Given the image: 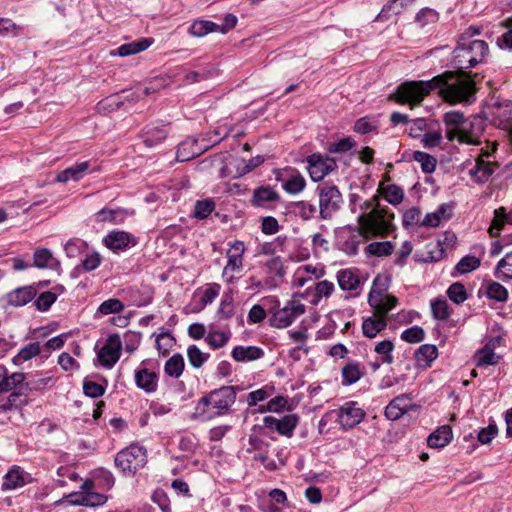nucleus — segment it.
I'll list each match as a JSON object with an SVG mask.
<instances>
[{"label": "nucleus", "instance_id": "obj_1", "mask_svg": "<svg viewBox=\"0 0 512 512\" xmlns=\"http://www.w3.org/2000/svg\"><path fill=\"white\" fill-rule=\"evenodd\" d=\"M434 89H438L443 99L452 104L473 102L477 91L475 81L463 70H459L447 71L428 81L404 82L397 88L394 97L396 102L413 107L420 104Z\"/></svg>", "mask_w": 512, "mask_h": 512}, {"label": "nucleus", "instance_id": "obj_2", "mask_svg": "<svg viewBox=\"0 0 512 512\" xmlns=\"http://www.w3.org/2000/svg\"><path fill=\"white\" fill-rule=\"evenodd\" d=\"M479 33L478 27L470 26L459 36L452 59L454 67L458 70L475 67L488 55V44L484 40L474 38Z\"/></svg>", "mask_w": 512, "mask_h": 512}, {"label": "nucleus", "instance_id": "obj_3", "mask_svg": "<svg viewBox=\"0 0 512 512\" xmlns=\"http://www.w3.org/2000/svg\"><path fill=\"white\" fill-rule=\"evenodd\" d=\"M394 213L379 202V196L372 202L369 209L357 215L356 221L360 231L368 239L385 238L395 231Z\"/></svg>", "mask_w": 512, "mask_h": 512}, {"label": "nucleus", "instance_id": "obj_4", "mask_svg": "<svg viewBox=\"0 0 512 512\" xmlns=\"http://www.w3.org/2000/svg\"><path fill=\"white\" fill-rule=\"evenodd\" d=\"M236 389L222 386L211 391L197 402L194 415L201 420H210L225 414L236 401Z\"/></svg>", "mask_w": 512, "mask_h": 512}, {"label": "nucleus", "instance_id": "obj_5", "mask_svg": "<svg viewBox=\"0 0 512 512\" xmlns=\"http://www.w3.org/2000/svg\"><path fill=\"white\" fill-rule=\"evenodd\" d=\"M114 462L123 474L134 475L147 462L146 449L138 444H131L116 454Z\"/></svg>", "mask_w": 512, "mask_h": 512}, {"label": "nucleus", "instance_id": "obj_6", "mask_svg": "<svg viewBox=\"0 0 512 512\" xmlns=\"http://www.w3.org/2000/svg\"><path fill=\"white\" fill-rule=\"evenodd\" d=\"M305 311V305L294 296L286 302L283 308H280L273 313L270 323L276 328H286L298 317L303 315Z\"/></svg>", "mask_w": 512, "mask_h": 512}, {"label": "nucleus", "instance_id": "obj_7", "mask_svg": "<svg viewBox=\"0 0 512 512\" xmlns=\"http://www.w3.org/2000/svg\"><path fill=\"white\" fill-rule=\"evenodd\" d=\"M244 253L245 245L242 241L235 240L230 243L226 253L228 260L222 272V277L228 284L234 283L237 279L235 274L242 271Z\"/></svg>", "mask_w": 512, "mask_h": 512}, {"label": "nucleus", "instance_id": "obj_8", "mask_svg": "<svg viewBox=\"0 0 512 512\" xmlns=\"http://www.w3.org/2000/svg\"><path fill=\"white\" fill-rule=\"evenodd\" d=\"M342 195L336 186H323L319 188V212L323 219H329L339 210Z\"/></svg>", "mask_w": 512, "mask_h": 512}, {"label": "nucleus", "instance_id": "obj_9", "mask_svg": "<svg viewBox=\"0 0 512 512\" xmlns=\"http://www.w3.org/2000/svg\"><path fill=\"white\" fill-rule=\"evenodd\" d=\"M121 348L120 336L118 334L109 335L104 345L97 352L100 365L111 369L120 358Z\"/></svg>", "mask_w": 512, "mask_h": 512}, {"label": "nucleus", "instance_id": "obj_10", "mask_svg": "<svg viewBox=\"0 0 512 512\" xmlns=\"http://www.w3.org/2000/svg\"><path fill=\"white\" fill-rule=\"evenodd\" d=\"M368 303L373 308L374 313L387 319L388 313L397 306L398 299L381 289L372 287L368 295Z\"/></svg>", "mask_w": 512, "mask_h": 512}, {"label": "nucleus", "instance_id": "obj_11", "mask_svg": "<svg viewBox=\"0 0 512 512\" xmlns=\"http://www.w3.org/2000/svg\"><path fill=\"white\" fill-rule=\"evenodd\" d=\"M336 413L337 422L344 430L351 429L358 425L366 415L365 411L354 401L344 403Z\"/></svg>", "mask_w": 512, "mask_h": 512}, {"label": "nucleus", "instance_id": "obj_12", "mask_svg": "<svg viewBox=\"0 0 512 512\" xmlns=\"http://www.w3.org/2000/svg\"><path fill=\"white\" fill-rule=\"evenodd\" d=\"M308 172L314 182L321 181L337 168L336 161L321 154H312L307 158Z\"/></svg>", "mask_w": 512, "mask_h": 512}, {"label": "nucleus", "instance_id": "obj_13", "mask_svg": "<svg viewBox=\"0 0 512 512\" xmlns=\"http://www.w3.org/2000/svg\"><path fill=\"white\" fill-rule=\"evenodd\" d=\"M368 238L357 227H348L347 231L341 233L339 237V249L348 256H354L359 251V246Z\"/></svg>", "mask_w": 512, "mask_h": 512}, {"label": "nucleus", "instance_id": "obj_14", "mask_svg": "<svg viewBox=\"0 0 512 512\" xmlns=\"http://www.w3.org/2000/svg\"><path fill=\"white\" fill-rule=\"evenodd\" d=\"M445 125V135L449 141L459 139L460 132L470 125V119L465 118L459 111H449L443 115Z\"/></svg>", "mask_w": 512, "mask_h": 512}, {"label": "nucleus", "instance_id": "obj_15", "mask_svg": "<svg viewBox=\"0 0 512 512\" xmlns=\"http://www.w3.org/2000/svg\"><path fill=\"white\" fill-rule=\"evenodd\" d=\"M491 152L483 150L482 153L476 158L475 165L469 170L470 177L477 183H484L495 172L498 167L496 162L486 160L489 158Z\"/></svg>", "mask_w": 512, "mask_h": 512}, {"label": "nucleus", "instance_id": "obj_16", "mask_svg": "<svg viewBox=\"0 0 512 512\" xmlns=\"http://www.w3.org/2000/svg\"><path fill=\"white\" fill-rule=\"evenodd\" d=\"M104 245L114 251H123L137 244V238L126 231H112L103 239Z\"/></svg>", "mask_w": 512, "mask_h": 512}, {"label": "nucleus", "instance_id": "obj_17", "mask_svg": "<svg viewBox=\"0 0 512 512\" xmlns=\"http://www.w3.org/2000/svg\"><path fill=\"white\" fill-rule=\"evenodd\" d=\"M135 385L147 394L155 393L158 389L159 375L147 367L140 366L135 370Z\"/></svg>", "mask_w": 512, "mask_h": 512}, {"label": "nucleus", "instance_id": "obj_18", "mask_svg": "<svg viewBox=\"0 0 512 512\" xmlns=\"http://www.w3.org/2000/svg\"><path fill=\"white\" fill-rule=\"evenodd\" d=\"M284 173L277 177V179L282 182V188L288 194L295 195L305 189L306 180L299 171L288 168L284 170Z\"/></svg>", "mask_w": 512, "mask_h": 512}, {"label": "nucleus", "instance_id": "obj_19", "mask_svg": "<svg viewBox=\"0 0 512 512\" xmlns=\"http://www.w3.org/2000/svg\"><path fill=\"white\" fill-rule=\"evenodd\" d=\"M32 482V477L19 466H13L3 477L1 488L3 491H10L21 488Z\"/></svg>", "mask_w": 512, "mask_h": 512}, {"label": "nucleus", "instance_id": "obj_20", "mask_svg": "<svg viewBox=\"0 0 512 512\" xmlns=\"http://www.w3.org/2000/svg\"><path fill=\"white\" fill-rule=\"evenodd\" d=\"M89 168V161L77 162L74 165L60 171L57 174L55 181L63 184L67 183L70 180L80 181L87 174Z\"/></svg>", "mask_w": 512, "mask_h": 512}, {"label": "nucleus", "instance_id": "obj_21", "mask_svg": "<svg viewBox=\"0 0 512 512\" xmlns=\"http://www.w3.org/2000/svg\"><path fill=\"white\" fill-rule=\"evenodd\" d=\"M336 279L342 290L355 292V295L359 294L361 280L356 270L341 269L337 272Z\"/></svg>", "mask_w": 512, "mask_h": 512}, {"label": "nucleus", "instance_id": "obj_22", "mask_svg": "<svg viewBox=\"0 0 512 512\" xmlns=\"http://www.w3.org/2000/svg\"><path fill=\"white\" fill-rule=\"evenodd\" d=\"M35 296L36 290L32 286H23L7 293L5 299L8 305L21 307L29 303Z\"/></svg>", "mask_w": 512, "mask_h": 512}, {"label": "nucleus", "instance_id": "obj_23", "mask_svg": "<svg viewBox=\"0 0 512 512\" xmlns=\"http://www.w3.org/2000/svg\"><path fill=\"white\" fill-rule=\"evenodd\" d=\"M412 405L410 404V398L406 395H400L395 397L385 408V416L387 419L396 421L400 419Z\"/></svg>", "mask_w": 512, "mask_h": 512}, {"label": "nucleus", "instance_id": "obj_24", "mask_svg": "<svg viewBox=\"0 0 512 512\" xmlns=\"http://www.w3.org/2000/svg\"><path fill=\"white\" fill-rule=\"evenodd\" d=\"M387 326V319L373 313L372 316L363 318L362 332L367 338H374Z\"/></svg>", "mask_w": 512, "mask_h": 512}, {"label": "nucleus", "instance_id": "obj_25", "mask_svg": "<svg viewBox=\"0 0 512 512\" xmlns=\"http://www.w3.org/2000/svg\"><path fill=\"white\" fill-rule=\"evenodd\" d=\"M264 351L257 346H236L231 352L232 358L237 362H248L263 357Z\"/></svg>", "mask_w": 512, "mask_h": 512}, {"label": "nucleus", "instance_id": "obj_26", "mask_svg": "<svg viewBox=\"0 0 512 512\" xmlns=\"http://www.w3.org/2000/svg\"><path fill=\"white\" fill-rule=\"evenodd\" d=\"M25 380V374L12 373L8 375L6 367L0 365V395L8 393Z\"/></svg>", "mask_w": 512, "mask_h": 512}, {"label": "nucleus", "instance_id": "obj_27", "mask_svg": "<svg viewBox=\"0 0 512 512\" xmlns=\"http://www.w3.org/2000/svg\"><path fill=\"white\" fill-rule=\"evenodd\" d=\"M342 384L345 386L356 383L364 374L365 367L356 361H349L341 370Z\"/></svg>", "mask_w": 512, "mask_h": 512}, {"label": "nucleus", "instance_id": "obj_28", "mask_svg": "<svg viewBox=\"0 0 512 512\" xmlns=\"http://www.w3.org/2000/svg\"><path fill=\"white\" fill-rule=\"evenodd\" d=\"M81 489L86 492V499L80 501L85 507L101 506L106 503L107 497L104 494L94 491V482L92 480H85L81 485Z\"/></svg>", "mask_w": 512, "mask_h": 512}, {"label": "nucleus", "instance_id": "obj_29", "mask_svg": "<svg viewBox=\"0 0 512 512\" xmlns=\"http://www.w3.org/2000/svg\"><path fill=\"white\" fill-rule=\"evenodd\" d=\"M280 199L278 192L270 186H261L254 190L251 203L253 206L262 207L266 203Z\"/></svg>", "mask_w": 512, "mask_h": 512}, {"label": "nucleus", "instance_id": "obj_30", "mask_svg": "<svg viewBox=\"0 0 512 512\" xmlns=\"http://www.w3.org/2000/svg\"><path fill=\"white\" fill-rule=\"evenodd\" d=\"M453 438L452 429L448 425L439 427L427 438V444L431 448L445 447Z\"/></svg>", "mask_w": 512, "mask_h": 512}, {"label": "nucleus", "instance_id": "obj_31", "mask_svg": "<svg viewBox=\"0 0 512 512\" xmlns=\"http://www.w3.org/2000/svg\"><path fill=\"white\" fill-rule=\"evenodd\" d=\"M438 350L435 345L424 344L418 348L415 353V359L419 367H429L437 358Z\"/></svg>", "mask_w": 512, "mask_h": 512}, {"label": "nucleus", "instance_id": "obj_32", "mask_svg": "<svg viewBox=\"0 0 512 512\" xmlns=\"http://www.w3.org/2000/svg\"><path fill=\"white\" fill-rule=\"evenodd\" d=\"M499 356L494 352V348L490 344H486L479 349L474 355V361L477 367H488L498 364Z\"/></svg>", "mask_w": 512, "mask_h": 512}, {"label": "nucleus", "instance_id": "obj_33", "mask_svg": "<svg viewBox=\"0 0 512 512\" xmlns=\"http://www.w3.org/2000/svg\"><path fill=\"white\" fill-rule=\"evenodd\" d=\"M152 43L153 40L150 38H141L134 42L123 44L117 49V55L126 57L142 52L146 50Z\"/></svg>", "mask_w": 512, "mask_h": 512}, {"label": "nucleus", "instance_id": "obj_34", "mask_svg": "<svg viewBox=\"0 0 512 512\" xmlns=\"http://www.w3.org/2000/svg\"><path fill=\"white\" fill-rule=\"evenodd\" d=\"M266 269L268 274L267 279L271 281V283H277L278 286L285 274L282 259L279 256L271 258L266 263Z\"/></svg>", "mask_w": 512, "mask_h": 512}, {"label": "nucleus", "instance_id": "obj_35", "mask_svg": "<svg viewBox=\"0 0 512 512\" xmlns=\"http://www.w3.org/2000/svg\"><path fill=\"white\" fill-rule=\"evenodd\" d=\"M144 144L151 148L161 143L167 137V131L159 126L147 127L143 132Z\"/></svg>", "mask_w": 512, "mask_h": 512}, {"label": "nucleus", "instance_id": "obj_36", "mask_svg": "<svg viewBox=\"0 0 512 512\" xmlns=\"http://www.w3.org/2000/svg\"><path fill=\"white\" fill-rule=\"evenodd\" d=\"M33 259L34 265L40 269L59 266V262L54 258L52 252L46 248L37 249L34 252Z\"/></svg>", "mask_w": 512, "mask_h": 512}, {"label": "nucleus", "instance_id": "obj_37", "mask_svg": "<svg viewBox=\"0 0 512 512\" xmlns=\"http://www.w3.org/2000/svg\"><path fill=\"white\" fill-rule=\"evenodd\" d=\"M481 129L476 127L475 120L470 119V125L460 132L458 142L460 144L479 145Z\"/></svg>", "mask_w": 512, "mask_h": 512}, {"label": "nucleus", "instance_id": "obj_38", "mask_svg": "<svg viewBox=\"0 0 512 512\" xmlns=\"http://www.w3.org/2000/svg\"><path fill=\"white\" fill-rule=\"evenodd\" d=\"M218 24L209 20H196L189 27V33L194 37H204L211 32H217Z\"/></svg>", "mask_w": 512, "mask_h": 512}, {"label": "nucleus", "instance_id": "obj_39", "mask_svg": "<svg viewBox=\"0 0 512 512\" xmlns=\"http://www.w3.org/2000/svg\"><path fill=\"white\" fill-rule=\"evenodd\" d=\"M378 192L392 205H398L403 201L404 191L396 184L379 187Z\"/></svg>", "mask_w": 512, "mask_h": 512}, {"label": "nucleus", "instance_id": "obj_40", "mask_svg": "<svg viewBox=\"0 0 512 512\" xmlns=\"http://www.w3.org/2000/svg\"><path fill=\"white\" fill-rule=\"evenodd\" d=\"M394 245L391 241L372 242L365 247V253L375 257H385L392 254Z\"/></svg>", "mask_w": 512, "mask_h": 512}, {"label": "nucleus", "instance_id": "obj_41", "mask_svg": "<svg viewBox=\"0 0 512 512\" xmlns=\"http://www.w3.org/2000/svg\"><path fill=\"white\" fill-rule=\"evenodd\" d=\"M447 211H451L450 206L446 203L441 204L436 211L427 213L424 219L420 222V225L424 227L439 226L441 219L446 216Z\"/></svg>", "mask_w": 512, "mask_h": 512}, {"label": "nucleus", "instance_id": "obj_42", "mask_svg": "<svg viewBox=\"0 0 512 512\" xmlns=\"http://www.w3.org/2000/svg\"><path fill=\"white\" fill-rule=\"evenodd\" d=\"M184 370V359L181 354H174L169 358L164 366L165 373L173 378H179Z\"/></svg>", "mask_w": 512, "mask_h": 512}, {"label": "nucleus", "instance_id": "obj_43", "mask_svg": "<svg viewBox=\"0 0 512 512\" xmlns=\"http://www.w3.org/2000/svg\"><path fill=\"white\" fill-rule=\"evenodd\" d=\"M197 143L196 139L186 140L179 144L177 149V159L179 161H187L191 158L198 156L203 150H206L209 146L206 145L203 148L192 149L190 152L186 153L188 148H192Z\"/></svg>", "mask_w": 512, "mask_h": 512}, {"label": "nucleus", "instance_id": "obj_44", "mask_svg": "<svg viewBox=\"0 0 512 512\" xmlns=\"http://www.w3.org/2000/svg\"><path fill=\"white\" fill-rule=\"evenodd\" d=\"M229 331H219L210 329L205 340L212 349H219L224 347L230 339Z\"/></svg>", "mask_w": 512, "mask_h": 512}, {"label": "nucleus", "instance_id": "obj_45", "mask_svg": "<svg viewBox=\"0 0 512 512\" xmlns=\"http://www.w3.org/2000/svg\"><path fill=\"white\" fill-rule=\"evenodd\" d=\"M41 352V346L39 342H30L20 349L18 354L14 357L13 361L15 364H21L26 362L33 357L39 355Z\"/></svg>", "mask_w": 512, "mask_h": 512}, {"label": "nucleus", "instance_id": "obj_46", "mask_svg": "<svg viewBox=\"0 0 512 512\" xmlns=\"http://www.w3.org/2000/svg\"><path fill=\"white\" fill-rule=\"evenodd\" d=\"M433 317L438 321H445L451 315V309L445 299L437 298L430 302Z\"/></svg>", "mask_w": 512, "mask_h": 512}, {"label": "nucleus", "instance_id": "obj_47", "mask_svg": "<svg viewBox=\"0 0 512 512\" xmlns=\"http://www.w3.org/2000/svg\"><path fill=\"white\" fill-rule=\"evenodd\" d=\"M378 195H374L369 199H362L358 194L353 193L349 196V208L353 214H361L364 210L369 209L373 201H376Z\"/></svg>", "mask_w": 512, "mask_h": 512}, {"label": "nucleus", "instance_id": "obj_48", "mask_svg": "<svg viewBox=\"0 0 512 512\" xmlns=\"http://www.w3.org/2000/svg\"><path fill=\"white\" fill-rule=\"evenodd\" d=\"M413 160L420 164L422 171L426 174L432 173L436 169V158L426 152L414 151Z\"/></svg>", "mask_w": 512, "mask_h": 512}, {"label": "nucleus", "instance_id": "obj_49", "mask_svg": "<svg viewBox=\"0 0 512 512\" xmlns=\"http://www.w3.org/2000/svg\"><path fill=\"white\" fill-rule=\"evenodd\" d=\"M335 290V285L333 282L328 280H322L315 284V293L311 300L313 305H317L320 300L325 297L328 298L332 295Z\"/></svg>", "mask_w": 512, "mask_h": 512}, {"label": "nucleus", "instance_id": "obj_50", "mask_svg": "<svg viewBox=\"0 0 512 512\" xmlns=\"http://www.w3.org/2000/svg\"><path fill=\"white\" fill-rule=\"evenodd\" d=\"M446 294L448 298L457 305L462 304L468 298L466 288L461 282L451 284L448 287Z\"/></svg>", "mask_w": 512, "mask_h": 512}, {"label": "nucleus", "instance_id": "obj_51", "mask_svg": "<svg viewBox=\"0 0 512 512\" xmlns=\"http://www.w3.org/2000/svg\"><path fill=\"white\" fill-rule=\"evenodd\" d=\"M394 344L391 340H383L375 345L374 351L381 356L382 363L392 364L394 362Z\"/></svg>", "mask_w": 512, "mask_h": 512}, {"label": "nucleus", "instance_id": "obj_52", "mask_svg": "<svg viewBox=\"0 0 512 512\" xmlns=\"http://www.w3.org/2000/svg\"><path fill=\"white\" fill-rule=\"evenodd\" d=\"M503 217H505L504 207H500L494 211V218L488 229L489 235L491 237L496 238L500 236V232L506 224L505 219H503Z\"/></svg>", "mask_w": 512, "mask_h": 512}, {"label": "nucleus", "instance_id": "obj_53", "mask_svg": "<svg viewBox=\"0 0 512 512\" xmlns=\"http://www.w3.org/2000/svg\"><path fill=\"white\" fill-rule=\"evenodd\" d=\"M87 249V244L80 238H72L64 245V250L69 258H76Z\"/></svg>", "mask_w": 512, "mask_h": 512}, {"label": "nucleus", "instance_id": "obj_54", "mask_svg": "<svg viewBox=\"0 0 512 512\" xmlns=\"http://www.w3.org/2000/svg\"><path fill=\"white\" fill-rule=\"evenodd\" d=\"M101 262L102 258L98 252L88 253L75 270L90 272L98 268Z\"/></svg>", "mask_w": 512, "mask_h": 512}, {"label": "nucleus", "instance_id": "obj_55", "mask_svg": "<svg viewBox=\"0 0 512 512\" xmlns=\"http://www.w3.org/2000/svg\"><path fill=\"white\" fill-rule=\"evenodd\" d=\"M293 207L295 214L305 221L312 219L317 212L316 206L307 201L295 202Z\"/></svg>", "mask_w": 512, "mask_h": 512}, {"label": "nucleus", "instance_id": "obj_56", "mask_svg": "<svg viewBox=\"0 0 512 512\" xmlns=\"http://www.w3.org/2000/svg\"><path fill=\"white\" fill-rule=\"evenodd\" d=\"M481 265V260L472 255L464 256L456 265L455 269L460 274L470 273Z\"/></svg>", "mask_w": 512, "mask_h": 512}, {"label": "nucleus", "instance_id": "obj_57", "mask_svg": "<svg viewBox=\"0 0 512 512\" xmlns=\"http://www.w3.org/2000/svg\"><path fill=\"white\" fill-rule=\"evenodd\" d=\"M124 305L117 298H110L100 304L97 313L100 315L116 314L123 311Z\"/></svg>", "mask_w": 512, "mask_h": 512}, {"label": "nucleus", "instance_id": "obj_58", "mask_svg": "<svg viewBox=\"0 0 512 512\" xmlns=\"http://www.w3.org/2000/svg\"><path fill=\"white\" fill-rule=\"evenodd\" d=\"M189 363L194 368H200L209 358V354L203 353L196 345H191L187 349Z\"/></svg>", "mask_w": 512, "mask_h": 512}, {"label": "nucleus", "instance_id": "obj_59", "mask_svg": "<svg viewBox=\"0 0 512 512\" xmlns=\"http://www.w3.org/2000/svg\"><path fill=\"white\" fill-rule=\"evenodd\" d=\"M234 315V302L231 295L225 294L217 310L219 319L227 320Z\"/></svg>", "mask_w": 512, "mask_h": 512}, {"label": "nucleus", "instance_id": "obj_60", "mask_svg": "<svg viewBox=\"0 0 512 512\" xmlns=\"http://www.w3.org/2000/svg\"><path fill=\"white\" fill-rule=\"evenodd\" d=\"M496 275L498 278L502 279L512 278V252L507 253L505 257L498 262Z\"/></svg>", "mask_w": 512, "mask_h": 512}, {"label": "nucleus", "instance_id": "obj_61", "mask_svg": "<svg viewBox=\"0 0 512 512\" xmlns=\"http://www.w3.org/2000/svg\"><path fill=\"white\" fill-rule=\"evenodd\" d=\"M486 294L490 299H494L499 302H504L508 298L506 288L498 282L489 283L486 289Z\"/></svg>", "mask_w": 512, "mask_h": 512}, {"label": "nucleus", "instance_id": "obj_62", "mask_svg": "<svg viewBox=\"0 0 512 512\" xmlns=\"http://www.w3.org/2000/svg\"><path fill=\"white\" fill-rule=\"evenodd\" d=\"M298 417L295 414L285 415L280 419V434L291 437L298 424Z\"/></svg>", "mask_w": 512, "mask_h": 512}, {"label": "nucleus", "instance_id": "obj_63", "mask_svg": "<svg viewBox=\"0 0 512 512\" xmlns=\"http://www.w3.org/2000/svg\"><path fill=\"white\" fill-rule=\"evenodd\" d=\"M215 209V203L211 199L197 201L194 208V216L198 219L208 217Z\"/></svg>", "mask_w": 512, "mask_h": 512}, {"label": "nucleus", "instance_id": "obj_64", "mask_svg": "<svg viewBox=\"0 0 512 512\" xmlns=\"http://www.w3.org/2000/svg\"><path fill=\"white\" fill-rule=\"evenodd\" d=\"M425 337L424 330L419 326H413L404 330L401 339L409 343H419Z\"/></svg>", "mask_w": 512, "mask_h": 512}]
</instances>
